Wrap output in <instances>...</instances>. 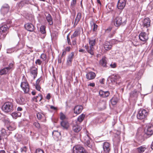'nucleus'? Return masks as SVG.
I'll return each instance as SVG.
<instances>
[{
	"mask_svg": "<svg viewBox=\"0 0 153 153\" xmlns=\"http://www.w3.org/2000/svg\"><path fill=\"white\" fill-rule=\"evenodd\" d=\"M13 105L12 102H5L2 107L3 111L6 113H8L13 110Z\"/></svg>",
	"mask_w": 153,
	"mask_h": 153,
	"instance_id": "nucleus-1",
	"label": "nucleus"
},
{
	"mask_svg": "<svg viewBox=\"0 0 153 153\" xmlns=\"http://www.w3.org/2000/svg\"><path fill=\"white\" fill-rule=\"evenodd\" d=\"M148 112L145 109H140L137 115L138 119L142 120L146 118L148 115Z\"/></svg>",
	"mask_w": 153,
	"mask_h": 153,
	"instance_id": "nucleus-2",
	"label": "nucleus"
},
{
	"mask_svg": "<svg viewBox=\"0 0 153 153\" xmlns=\"http://www.w3.org/2000/svg\"><path fill=\"white\" fill-rule=\"evenodd\" d=\"M126 23L125 20L123 19L120 16L116 17L114 20V25L117 27L124 25Z\"/></svg>",
	"mask_w": 153,
	"mask_h": 153,
	"instance_id": "nucleus-3",
	"label": "nucleus"
},
{
	"mask_svg": "<svg viewBox=\"0 0 153 153\" xmlns=\"http://www.w3.org/2000/svg\"><path fill=\"white\" fill-rule=\"evenodd\" d=\"M73 150L74 153H88L84 147L79 145L74 146Z\"/></svg>",
	"mask_w": 153,
	"mask_h": 153,
	"instance_id": "nucleus-4",
	"label": "nucleus"
},
{
	"mask_svg": "<svg viewBox=\"0 0 153 153\" xmlns=\"http://www.w3.org/2000/svg\"><path fill=\"white\" fill-rule=\"evenodd\" d=\"M8 28L7 25H4L0 27V34L1 37L4 38L5 36Z\"/></svg>",
	"mask_w": 153,
	"mask_h": 153,
	"instance_id": "nucleus-5",
	"label": "nucleus"
},
{
	"mask_svg": "<svg viewBox=\"0 0 153 153\" xmlns=\"http://www.w3.org/2000/svg\"><path fill=\"white\" fill-rule=\"evenodd\" d=\"M21 87L25 93H28L30 90L28 83L27 81L22 82Z\"/></svg>",
	"mask_w": 153,
	"mask_h": 153,
	"instance_id": "nucleus-6",
	"label": "nucleus"
},
{
	"mask_svg": "<svg viewBox=\"0 0 153 153\" xmlns=\"http://www.w3.org/2000/svg\"><path fill=\"white\" fill-rule=\"evenodd\" d=\"M145 134L148 136H150L153 134V126L149 125L145 130Z\"/></svg>",
	"mask_w": 153,
	"mask_h": 153,
	"instance_id": "nucleus-7",
	"label": "nucleus"
},
{
	"mask_svg": "<svg viewBox=\"0 0 153 153\" xmlns=\"http://www.w3.org/2000/svg\"><path fill=\"white\" fill-rule=\"evenodd\" d=\"M148 34L149 33L147 34L145 32H141L139 35V39L141 41L146 42L149 39Z\"/></svg>",
	"mask_w": 153,
	"mask_h": 153,
	"instance_id": "nucleus-8",
	"label": "nucleus"
},
{
	"mask_svg": "<svg viewBox=\"0 0 153 153\" xmlns=\"http://www.w3.org/2000/svg\"><path fill=\"white\" fill-rule=\"evenodd\" d=\"M103 149L105 153H109L110 150V144L107 142H105L103 145Z\"/></svg>",
	"mask_w": 153,
	"mask_h": 153,
	"instance_id": "nucleus-9",
	"label": "nucleus"
},
{
	"mask_svg": "<svg viewBox=\"0 0 153 153\" xmlns=\"http://www.w3.org/2000/svg\"><path fill=\"white\" fill-rule=\"evenodd\" d=\"M74 56V53L72 52L68 56L67 59L66 64L67 65L70 66L71 64L72 61L73 59Z\"/></svg>",
	"mask_w": 153,
	"mask_h": 153,
	"instance_id": "nucleus-10",
	"label": "nucleus"
},
{
	"mask_svg": "<svg viewBox=\"0 0 153 153\" xmlns=\"http://www.w3.org/2000/svg\"><path fill=\"white\" fill-rule=\"evenodd\" d=\"M126 5L125 0H119L117 5L118 9H123L124 8Z\"/></svg>",
	"mask_w": 153,
	"mask_h": 153,
	"instance_id": "nucleus-11",
	"label": "nucleus"
},
{
	"mask_svg": "<svg viewBox=\"0 0 153 153\" xmlns=\"http://www.w3.org/2000/svg\"><path fill=\"white\" fill-rule=\"evenodd\" d=\"M37 70V68L34 66H32L30 69V72L33 75L34 79L37 76L38 74Z\"/></svg>",
	"mask_w": 153,
	"mask_h": 153,
	"instance_id": "nucleus-12",
	"label": "nucleus"
},
{
	"mask_svg": "<svg viewBox=\"0 0 153 153\" xmlns=\"http://www.w3.org/2000/svg\"><path fill=\"white\" fill-rule=\"evenodd\" d=\"M25 29L30 32L33 31L34 29V26L32 24L27 23L25 25Z\"/></svg>",
	"mask_w": 153,
	"mask_h": 153,
	"instance_id": "nucleus-13",
	"label": "nucleus"
},
{
	"mask_svg": "<svg viewBox=\"0 0 153 153\" xmlns=\"http://www.w3.org/2000/svg\"><path fill=\"white\" fill-rule=\"evenodd\" d=\"M9 10V7L7 4H5L1 8V12L3 14L8 13Z\"/></svg>",
	"mask_w": 153,
	"mask_h": 153,
	"instance_id": "nucleus-14",
	"label": "nucleus"
},
{
	"mask_svg": "<svg viewBox=\"0 0 153 153\" xmlns=\"http://www.w3.org/2000/svg\"><path fill=\"white\" fill-rule=\"evenodd\" d=\"M151 21L149 18H145L143 20V25L144 27L147 28L150 26Z\"/></svg>",
	"mask_w": 153,
	"mask_h": 153,
	"instance_id": "nucleus-15",
	"label": "nucleus"
},
{
	"mask_svg": "<svg viewBox=\"0 0 153 153\" xmlns=\"http://www.w3.org/2000/svg\"><path fill=\"white\" fill-rule=\"evenodd\" d=\"M83 109V107L81 105H76L75 106L74 108V112L75 114H79Z\"/></svg>",
	"mask_w": 153,
	"mask_h": 153,
	"instance_id": "nucleus-16",
	"label": "nucleus"
},
{
	"mask_svg": "<svg viewBox=\"0 0 153 153\" xmlns=\"http://www.w3.org/2000/svg\"><path fill=\"white\" fill-rule=\"evenodd\" d=\"M120 77L117 74H113L111 76V78L114 82H116V83H119L120 82Z\"/></svg>",
	"mask_w": 153,
	"mask_h": 153,
	"instance_id": "nucleus-17",
	"label": "nucleus"
},
{
	"mask_svg": "<svg viewBox=\"0 0 153 153\" xmlns=\"http://www.w3.org/2000/svg\"><path fill=\"white\" fill-rule=\"evenodd\" d=\"M96 76V74L93 72H90L88 73L86 75V78L89 80L94 79Z\"/></svg>",
	"mask_w": 153,
	"mask_h": 153,
	"instance_id": "nucleus-18",
	"label": "nucleus"
},
{
	"mask_svg": "<svg viewBox=\"0 0 153 153\" xmlns=\"http://www.w3.org/2000/svg\"><path fill=\"white\" fill-rule=\"evenodd\" d=\"M99 94L100 96L102 97H108L110 94L108 91H104L101 90L99 91Z\"/></svg>",
	"mask_w": 153,
	"mask_h": 153,
	"instance_id": "nucleus-19",
	"label": "nucleus"
},
{
	"mask_svg": "<svg viewBox=\"0 0 153 153\" xmlns=\"http://www.w3.org/2000/svg\"><path fill=\"white\" fill-rule=\"evenodd\" d=\"M82 16L81 13H78L76 16V18L75 21L74 22V25L76 26L78 22L80 20Z\"/></svg>",
	"mask_w": 153,
	"mask_h": 153,
	"instance_id": "nucleus-20",
	"label": "nucleus"
},
{
	"mask_svg": "<svg viewBox=\"0 0 153 153\" xmlns=\"http://www.w3.org/2000/svg\"><path fill=\"white\" fill-rule=\"evenodd\" d=\"M137 91L136 90H134L133 91H132L130 94V97L131 98L135 99L137 97Z\"/></svg>",
	"mask_w": 153,
	"mask_h": 153,
	"instance_id": "nucleus-21",
	"label": "nucleus"
},
{
	"mask_svg": "<svg viewBox=\"0 0 153 153\" xmlns=\"http://www.w3.org/2000/svg\"><path fill=\"white\" fill-rule=\"evenodd\" d=\"M60 124L65 129H68L69 126V123L67 121H62L61 122Z\"/></svg>",
	"mask_w": 153,
	"mask_h": 153,
	"instance_id": "nucleus-22",
	"label": "nucleus"
},
{
	"mask_svg": "<svg viewBox=\"0 0 153 153\" xmlns=\"http://www.w3.org/2000/svg\"><path fill=\"white\" fill-rule=\"evenodd\" d=\"M46 19L50 25H51L53 24L52 18L50 14H48L46 16Z\"/></svg>",
	"mask_w": 153,
	"mask_h": 153,
	"instance_id": "nucleus-23",
	"label": "nucleus"
},
{
	"mask_svg": "<svg viewBox=\"0 0 153 153\" xmlns=\"http://www.w3.org/2000/svg\"><path fill=\"white\" fill-rule=\"evenodd\" d=\"M16 102L17 103L20 105H23L25 103V99L22 97L17 100Z\"/></svg>",
	"mask_w": 153,
	"mask_h": 153,
	"instance_id": "nucleus-24",
	"label": "nucleus"
},
{
	"mask_svg": "<svg viewBox=\"0 0 153 153\" xmlns=\"http://www.w3.org/2000/svg\"><path fill=\"white\" fill-rule=\"evenodd\" d=\"M42 99V95L41 94H39L36 97H34L33 98V100L34 101L37 102L38 101H40Z\"/></svg>",
	"mask_w": 153,
	"mask_h": 153,
	"instance_id": "nucleus-25",
	"label": "nucleus"
},
{
	"mask_svg": "<svg viewBox=\"0 0 153 153\" xmlns=\"http://www.w3.org/2000/svg\"><path fill=\"white\" fill-rule=\"evenodd\" d=\"M81 129V127L78 125L76 124L73 127V129L75 132H79Z\"/></svg>",
	"mask_w": 153,
	"mask_h": 153,
	"instance_id": "nucleus-26",
	"label": "nucleus"
},
{
	"mask_svg": "<svg viewBox=\"0 0 153 153\" xmlns=\"http://www.w3.org/2000/svg\"><path fill=\"white\" fill-rule=\"evenodd\" d=\"M80 28L76 29L74 32L73 34L71 35V38H74L75 37L78 36L80 33Z\"/></svg>",
	"mask_w": 153,
	"mask_h": 153,
	"instance_id": "nucleus-27",
	"label": "nucleus"
},
{
	"mask_svg": "<svg viewBox=\"0 0 153 153\" xmlns=\"http://www.w3.org/2000/svg\"><path fill=\"white\" fill-rule=\"evenodd\" d=\"M7 128L9 131H12L16 129V127L14 124H11L8 126H6Z\"/></svg>",
	"mask_w": 153,
	"mask_h": 153,
	"instance_id": "nucleus-28",
	"label": "nucleus"
},
{
	"mask_svg": "<svg viewBox=\"0 0 153 153\" xmlns=\"http://www.w3.org/2000/svg\"><path fill=\"white\" fill-rule=\"evenodd\" d=\"M100 64L103 67H106L107 62L105 57H103L102 59L100 61Z\"/></svg>",
	"mask_w": 153,
	"mask_h": 153,
	"instance_id": "nucleus-29",
	"label": "nucleus"
},
{
	"mask_svg": "<svg viewBox=\"0 0 153 153\" xmlns=\"http://www.w3.org/2000/svg\"><path fill=\"white\" fill-rule=\"evenodd\" d=\"M9 71L7 67L4 68L0 70V75H2L6 74Z\"/></svg>",
	"mask_w": 153,
	"mask_h": 153,
	"instance_id": "nucleus-30",
	"label": "nucleus"
},
{
	"mask_svg": "<svg viewBox=\"0 0 153 153\" xmlns=\"http://www.w3.org/2000/svg\"><path fill=\"white\" fill-rule=\"evenodd\" d=\"M110 101L112 104L113 105H115L118 102V99L117 97H113L111 99Z\"/></svg>",
	"mask_w": 153,
	"mask_h": 153,
	"instance_id": "nucleus-31",
	"label": "nucleus"
},
{
	"mask_svg": "<svg viewBox=\"0 0 153 153\" xmlns=\"http://www.w3.org/2000/svg\"><path fill=\"white\" fill-rule=\"evenodd\" d=\"M13 118L14 119H16L17 117L21 116V114L19 112H14L11 114Z\"/></svg>",
	"mask_w": 153,
	"mask_h": 153,
	"instance_id": "nucleus-32",
	"label": "nucleus"
},
{
	"mask_svg": "<svg viewBox=\"0 0 153 153\" xmlns=\"http://www.w3.org/2000/svg\"><path fill=\"white\" fill-rule=\"evenodd\" d=\"M146 148L144 146H141L137 148V150L139 153H143V152Z\"/></svg>",
	"mask_w": 153,
	"mask_h": 153,
	"instance_id": "nucleus-33",
	"label": "nucleus"
},
{
	"mask_svg": "<svg viewBox=\"0 0 153 153\" xmlns=\"http://www.w3.org/2000/svg\"><path fill=\"white\" fill-rule=\"evenodd\" d=\"M1 133L3 135L4 137H6V138L9 135V134L6 131V130L5 129L2 128L1 130Z\"/></svg>",
	"mask_w": 153,
	"mask_h": 153,
	"instance_id": "nucleus-34",
	"label": "nucleus"
},
{
	"mask_svg": "<svg viewBox=\"0 0 153 153\" xmlns=\"http://www.w3.org/2000/svg\"><path fill=\"white\" fill-rule=\"evenodd\" d=\"M46 27L44 25L41 26L40 27V31L42 34H45L46 33Z\"/></svg>",
	"mask_w": 153,
	"mask_h": 153,
	"instance_id": "nucleus-35",
	"label": "nucleus"
},
{
	"mask_svg": "<svg viewBox=\"0 0 153 153\" xmlns=\"http://www.w3.org/2000/svg\"><path fill=\"white\" fill-rule=\"evenodd\" d=\"M90 24L92 27H93V30L96 31L97 28L98 26L93 22H91Z\"/></svg>",
	"mask_w": 153,
	"mask_h": 153,
	"instance_id": "nucleus-36",
	"label": "nucleus"
},
{
	"mask_svg": "<svg viewBox=\"0 0 153 153\" xmlns=\"http://www.w3.org/2000/svg\"><path fill=\"white\" fill-rule=\"evenodd\" d=\"M85 117V115L83 114H82L80 115L78 118V120L80 123L82 122L83 120Z\"/></svg>",
	"mask_w": 153,
	"mask_h": 153,
	"instance_id": "nucleus-37",
	"label": "nucleus"
},
{
	"mask_svg": "<svg viewBox=\"0 0 153 153\" xmlns=\"http://www.w3.org/2000/svg\"><path fill=\"white\" fill-rule=\"evenodd\" d=\"M95 43L96 42L95 39L90 40L89 41V44L90 45V48H91V47H93L94 45L95 44Z\"/></svg>",
	"mask_w": 153,
	"mask_h": 153,
	"instance_id": "nucleus-38",
	"label": "nucleus"
},
{
	"mask_svg": "<svg viewBox=\"0 0 153 153\" xmlns=\"http://www.w3.org/2000/svg\"><path fill=\"white\" fill-rule=\"evenodd\" d=\"M83 139L84 141V143L88 140H90V138L87 134H86L83 137Z\"/></svg>",
	"mask_w": 153,
	"mask_h": 153,
	"instance_id": "nucleus-39",
	"label": "nucleus"
},
{
	"mask_svg": "<svg viewBox=\"0 0 153 153\" xmlns=\"http://www.w3.org/2000/svg\"><path fill=\"white\" fill-rule=\"evenodd\" d=\"M110 46H111V45L109 42L106 41L105 42L104 44V48H111V47H110Z\"/></svg>",
	"mask_w": 153,
	"mask_h": 153,
	"instance_id": "nucleus-40",
	"label": "nucleus"
},
{
	"mask_svg": "<svg viewBox=\"0 0 153 153\" xmlns=\"http://www.w3.org/2000/svg\"><path fill=\"white\" fill-rule=\"evenodd\" d=\"M76 0H72L71 3V7L72 8H74L76 4Z\"/></svg>",
	"mask_w": 153,
	"mask_h": 153,
	"instance_id": "nucleus-41",
	"label": "nucleus"
},
{
	"mask_svg": "<svg viewBox=\"0 0 153 153\" xmlns=\"http://www.w3.org/2000/svg\"><path fill=\"white\" fill-rule=\"evenodd\" d=\"M90 140H88V141H87L85 142V143L87 146L91 148L92 147V146L91 144Z\"/></svg>",
	"mask_w": 153,
	"mask_h": 153,
	"instance_id": "nucleus-42",
	"label": "nucleus"
},
{
	"mask_svg": "<svg viewBox=\"0 0 153 153\" xmlns=\"http://www.w3.org/2000/svg\"><path fill=\"white\" fill-rule=\"evenodd\" d=\"M33 125L36 128L38 129H39L40 128V124L37 122H35L33 123Z\"/></svg>",
	"mask_w": 153,
	"mask_h": 153,
	"instance_id": "nucleus-43",
	"label": "nucleus"
},
{
	"mask_svg": "<svg viewBox=\"0 0 153 153\" xmlns=\"http://www.w3.org/2000/svg\"><path fill=\"white\" fill-rule=\"evenodd\" d=\"M52 134L53 136H56V137H57L60 135V133L57 131H54L53 132Z\"/></svg>",
	"mask_w": 153,
	"mask_h": 153,
	"instance_id": "nucleus-44",
	"label": "nucleus"
},
{
	"mask_svg": "<svg viewBox=\"0 0 153 153\" xmlns=\"http://www.w3.org/2000/svg\"><path fill=\"white\" fill-rule=\"evenodd\" d=\"M40 58H41L43 61H45L46 59V56L45 54L44 53L41 54L40 56Z\"/></svg>",
	"mask_w": 153,
	"mask_h": 153,
	"instance_id": "nucleus-45",
	"label": "nucleus"
},
{
	"mask_svg": "<svg viewBox=\"0 0 153 153\" xmlns=\"http://www.w3.org/2000/svg\"><path fill=\"white\" fill-rule=\"evenodd\" d=\"M60 119L62 120H63L66 118V117L65 115L62 112L60 113Z\"/></svg>",
	"mask_w": 153,
	"mask_h": 153,
	"instance_id": "nucleus-46",
	"label": "nucleus"
},
{
	"mask_svg": "<svg viewBox=\"0 0 153 153\" xmlns=\"http://www.w3.org/2000/svg\"><path fill=\"white\" fill-rule=\"evenodd\" d=\"M86 51L88 52L91 55L94 54L93 50L92 48H86Z\"/></svg>",
	"mask_w": 153,
	"mask_h": 153,
	"instance_id": "nucleus-47",
	"label": "nucleus"
},
{
	"mask_svg": "<svg viewBox=\"0 0 153 153\" xmlns=\"http://www.w3.org/2000/svg\"><path fill=\"white\" fill-rule=\"evenodd\" d=\"M35 153H44V151L41 149H38L36 150Z\"/></svg>",
	"mask_w": 153,
	"mask_h": 153,
	"instance_id": "nucleus-48",
	"label": "nucleus"
},
{
	"mask_svg": "<svg viewBox=\"0 0 153 153\" xmlns=\"http://www.w3.org/2000/svg\"><path fill=\"white\" fill-rule=\"evenodd\" d=\"M21 151L22 152H26L27 151L26 147L25 146L21 148Z\"/></svg>",
	"mask_w": 153,
	"mask_h": 153,
	"instance_id": "nucleus-49",
	"label": "nucleus"
},
{
	"mask_svg": "<svg viewBox=\"0 0 153 153\" xmlns=\"http://www.w3.org/2000/svg\"><path fill=\"white\" fill-rule=\"evenodd\" d=\"M18 5H19V6L20 7H22L23 6H24L25 5V4L24 3V2L23 1H21L20 2H19L18 3Z\"/></svg>",
	"mask_w": 153,
	"mask_h": 153,
	"instance_id": "nucleus-50",
	"label": "nucleus"
},
{
	"mask_svg": "<svg viewBox=\"0 0 153 153\" xmlns=\"http://www.w3.org/2000/svg\"><path fill=\"white\" fill-rule=\"evenodd\" d=\"M42 62L39 59H37L35 62L36 64H38L39 65H41L42 63Z\"/></svg>",
	"mask_w": 153,
	"mask_h": 153,
	"instance_id": "nucleus-51",
	"label": "nucleus"
},
{
	"mask_svg": "<svg viewBox=\"0 0 153 153\" xmlns=\"http://www.w3.org/2000/svg\"><path fill=\"white\" fill-rule=\"evenodd\" d=\"M13 65V64L12 63H10L9 64V66L8 67H7V68L9 70H10V69H11Z\"/></svg>",
	"mask_w": 153,
	"mask_h": 153,
	"instance_id": "nucleus-52",
	"label": "nucleus"
},
{
	"mask_svg": "<svg viewBox=\"0 0 153 153\" xmlns=\"http://www.w3.org/2000/svg\"><path fill=\"white\" fill-rule=\"evenodd\" d=\"M37 117L38 119L40 120L41 119L42 116L41 114L39 113H37L36 114Z\"/></svg>",
	"mask_w": 153,
	"mask_h": 153,
	"instance_id": "nucleus-53",
	"label": "nucleus"
},
{
	"mask_svg": "<svg viewBox=\"0 0 153 153\" xmlns=\"http://www.w3.org/2000/svg\"><path fill=\"white\" fill-rule=\"evenodd\" d=\"M14 50L13 48H8L7 50V53H11V52H13Z\"/></svg>",
	"mask_w": 153,
	"mask_h": 153,
	"instance_id": "nucleus-54",
	"label": "nucleus"
},
{
	"mask_svg": "<svg viewBox=\"0 0 153 153\" xmlns=\"http://www.w3.org/2000/svg\"><path fill=\"white\" fill-rule=\"evenodd\" d=\"M116 33V31L115 30L113 31L109 35V36L110 38H111Z\"/></svg>",
	"mask_w": 153,
	"mask_h": 153,
	"instance_id": "nucleus-55",
	"label": "nucleus"
},
{
	"mask_svg": "<svg viewBox=\"0 0 153 153\" xmlns=\"http://www.w3.org/2000/svg\"><path fill=\"white\" fill-rule=\"evenodd\" d=\"M111 67L113 68H115L117 66V64L116 63H114L113 64H111L110 65Z\"/></svg>",
	"mask_w": 153,
	"mask_h": 153,
	"instance_id": "nucleus-56",
	"label": "nucleus"
},
{
	"mask_svg": "<svg viewBox=\"0 0 153 153\" xmlns=\"http://www.w3.org/2000/svg\"><path fill=\"white\" fill-rule=\"evenodd\" d=\"M76 40L74 39L72 41L71 45H73V46H74V47H75V46L76 45Z\"/></svg>",
	"mask_w": 153,
	"mask_h": 153,
	"instance_id": "nucleus-57",
	"label": "nucleus"
},
{
	"mask_svg": "<svg viewBox=\"0 0 153 153\" xmlns=\"http://www.w3.org/2000/svg\"><path fill=\"white\" fill-rule=\"evenodd\" d=\"M35 87L36 90L39 91H40V87L39 85V84H36Z\"/></svg>",
	"mask_w": 153,
	"mask_h": 153,
	"instance_id": "nucleus-58",
	"label": "nucleus"
},
{
	"mask_svg": "<svg viewBox=\"0 0 153 153\" xmlns=\"http://www.w3.org/2000/svg\"><path fill=\"white\" fill-rule=\"evenodd\" d=\"M51 95H50V93H48L46 97V98L47 99V100H49L51 98Z\"/></svg>",
	"mask_w": 153,
	"mask_h": 153,
	"instance_id": "nucleus-59",
	"label": "nucleus"
},
{
	"mask_svg": "<svg viewBox=\"0 0 153 153\" xmlns=\"http://www.w3.org/2000/svg\"><path fill=\"white\" fill-rule=\"evenodd\" d=\"M41 79V77L38 79L36 82V84H39Z\"/></svg>",
	"mask_w": 153,
	"mask_h": 153,
	"instance_id": "nucleus-60",
	"label": "nucleus"
},
{
	"mask_svg": "<svg viewBox=\"0 0 153 153\" xmlns=\"http://www.w3.org/2000/svg\"><path fill=\"white\" fill-rule=\"evenodd\" d=\"M27 50H26V51L25 52V53L29 54L31 51H30V48H27Z\"/></svg>",
	"mask_w": 153,
	"mask_h": 153,
	"instance_id": "nucleus-61",
	"label": "nucleus"
},
{
	"mask_svg": "<svg viewBox=\"0 0 153 153\" xmlns=\"http://www.w3.org/2000/svg\"><path fill=\"white\" fill-rule=\"evenodd\" d=\"M67 39L68 40V42L69 44H71V42L70 41V38L68 36H67Z\"/></svg>",
	"mask_w": 153,
	"mask_h": 153,
	"instance_id": "nucleus-62",
	"label": "nucleus"
},
{
	"mask_svg": "<svg viewBox=\"0 0 153 153\" xmlns=\"http://www.w3.org/2000/svg\"><path fill=\"white\" fill-rule=\"evenodd\" d=\"M88 85L93 87H94L95 86V83H90Z\"/></svg>",
	"mask_w": 153,
	"mask_h": 153,
	"instance_id": "nucleus-63",
	"label": "nucleus"
},
{
	"mask_svg": "<svg viewBox=\"0 0 153 153\" xmlns=\"http://www.w3.org/2000/svg\"><path fill=\"white\" fill-rule=\"evenodd\" d=\"M79 52H81L83 53H85V50L83 49H81L79 50Z\"/></svg>",
	"mask_w": 153,
	"mask_h": 153,
	"instance_id": "nucleus-64",
	"label": "nucleus"
}]
</instances>
